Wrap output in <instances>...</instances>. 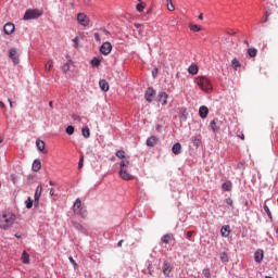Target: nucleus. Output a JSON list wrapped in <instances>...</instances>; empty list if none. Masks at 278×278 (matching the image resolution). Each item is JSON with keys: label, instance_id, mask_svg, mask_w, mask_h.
I'll list each match as a JSON object with an SVG mask.
<instances>
[{"label": "nucleus", "instance_id": "nucleus-1", "mask_svg": "<svg viewBox=\"0 0 278 278\" xmlns=\"http://www.w3.org/2000/svg\"><path fill=\"white\" fill-rule=\"evenodd\" d=\"M16 222V215L12 212H4L0 216V229H3L4 231L10 229L12 225Z\"/></svg>", "mask_w": 278, "mask_h": 278}, {"label": "nucleus", "instance_id": "nucleus-2", "mask_svg": "<svg viewBox=\"0 0 278 278\" xmlns=\"http://www.w3.org/2000/svg\"><path fill=\"white\" fill-rule=\"evenodd\" d=\"M129 160L125 159L119 163V177L124 179V181H131L134 179V175L129 170L130 166Z\"/></svg>", "mask_w": 278, "mask_h": 278}, {"label": "nucleus", "instance_id": "nucleus-3", "mask_svg": "<svg viewBox=\"0 0 278 278\" xmlns=\"http://www.w3.org/2000/svg\"><path fill=\"white\" fill-rule=\"evenodd\" d=\"M194 83L197 86H199L200 89H202L203 92H206V94H210V92L213 90L212 81H210L205 76H198L194 79Z\"/></svg>", "mask_w": 278, "mask_h": 278}, {"label": "nucleus", "instance_id": "nucleus-4", "mask_svg": "<svg viewBox=\"0 0 278 278\" xmlns=\"http://www.w3.org/2000/svg\"><path fill=\"white\" fill-rule=\"evenodd\" d=\"M42 14V11L38 9H28L26 10L24 14V21H31L35 18H40V15Z\"/></svg>", "mask_w": 278, "mask_h": 278}, {"label": "nucleus", "instance_id": "nucleus-5", "mask_svg": "<svg viewBox=\"0 0 278 278\" xmlns=\"http://www.w3.org/2000/svg\"><path fill=\"white\" fill-rule=\"evenodd\" d=\"M77 22L83 27H88V25H90V17H88V15H86V13H78L77 14Z\"/></svg>", "mask_w": 278, "mask_h": 278}, {"label": "nucleus", "instance_id": "nucleus-6", "mask_svg": "<svg viewBox=\"0 0 278 278\" xmlns=\"http://www.w3.org/2000/svg\"><path fill=\"white\" fill-rule=\"evenodd\" d=\"M100 53H102V55H110V53H112V43H110V41L102 43L100 47Z\"/></svg>", "mask_w": 278, "mask_h": 278}, {"label": "nucleus", "instance_id": "nucleus-7", "mask_svg": "<svg viewBox=\"0 0 278 278\" xmlns=\"http://www.w3.org/2000/svg\"><path fill=\"white\" fill-rule=\"evenodd\" d=\"M40 197H42V185H39L36 188V191H35V202H34L35 207H38V205L40 203Z\"/></svg>", "mask_w": 278, "mask_h": 278}, {"label": "nucleus", "instance_id": "nucleus-8", "mask_svg": "<svg viewBox=\"0 0 278 278\" xmlns=\"http://www.w3.org/2000/svg\"><path fill=\"white\" fill-rule=\"evenodd\" d=\"M9 58L12 60L13 64H18V51L16 48H11L9 50Z\"/></svg>", "mask_w": 278, "mask_h": 278}, {"label": "nucleus", "instance_id": "nucleus-9", "mask_svg": "<svg viewBox=\"0 0 278 278\" xmlns=\"http://www.w3.org/2000/svg\"><path fill=\"white\" fill-rule=\"evenodd\" d=\"M144 97L146 101H148V103H151L153 99H155V91L153 90V88H148Z\"/></svg>", "mask_w": 278, "mask_h": 278}, {"label": "nucleus", "instance_id": "nucleus-10", "mask_svg": "<svg viewBox=\"0 0 278 278\" xmlns=\"http://www.w3.org/2000/svg\"><path fill=\"white\" fill-rule=\"evenodd\" d=\"M170 273H173V266H170V263L165 261L163 263V275L165 277H168L170 275Z\"/></svg>", "mask_w": 278, "mask_h": 278}, {"label": "nucleus", "instance_id": "nucleus-11", "mask_svg": "<svg viewBox=\"0 0 278 278\" xmlns=\"http://www.w3.org/2000/svg\"><path fill=\"white\" fill-rule=\"evenodd\" d=\"M3 29L4 34H7V36H10V34H14L15 26L13 23H7Z\"/></svg>", "mask_w": 278, "mask_h": 278}, {"label": "nucleus", "instance_id": "nucleus-12", "mask_svg": "<svg viewBox=\"0 0 278 278\" xmlns=\"http://www.w3.org/2000/svg\"><path fill=\"white\" fill-rule=\"evenodd\" d=\"M210 114V109L207 106L202 105L199 109V115L201 118H207V115Z\"/></svg>", "mask_w": 278, "mask_h": 278}, {"label": "nucleus", "instance_id": "nucleus-13", "mask_svg": "<svg viewBox=\"0 0 278 278\" xmlns=\"http://www.w3.org/2000/svg\"><path fill=\"white\" fill-rule=\"evenodd\" d=\"M254 260L257 264H260L262 262V260H264V251L263 250H257L254 253Z\"/></svg>", "mask_w": 278, "mask_h": 278}, {"label": "nucleus", "instance_id": "nucleus-14", "mask_svg": "<svg viewBox=\"0 0 278 278\" xmlns=\"http://www.w3.org/2000/svg\"><path fill=\"white\" fill-rule=\"evenodd\" d=\"M168 101V93L167 92H161L159 94V102L162 104V105H166Z\"/></svg>", "mask_w": 278, "mask_h": 278}, {"label": "nucleus", "instance_id": "nucleus-15", "mask_svg": "<svg viewBox=\"0 0 278 278\" xmlns=\"http://www.w3.org/2000/svg\"><path fill=\"white\" fill-rule=\"evenodd\" d=\"M99 87L103 92H108V90H110V84H108L105 79H101L99 81Z\"/></svg>", "mask_w": 278, "mask_h": 278}, {"label": "nucleus", "instance_id": "nucleus-16", "mask_svg": "<svg viewBox=\"0 0 278 278\" xmlns=\"http://www.w3.org/2000/svg\"><path fill=\"white\" fill-rule=\"evenodd\" d=\"M220 233L223 238H229V235L231 233V228L229 226H223L220 229Z\"/></svg>", "mask_w": 278, "mask_h": 278}, {"label": "nucleus", "instance_id": "nucleus-17", "mask_svg": "<svg viewBox=\"0 0 278 278\" xmlns=\"http://www.w3.org/2000/svg\"><path fill=\"white\" fill-rule=\"evenodd\" d=\"M36 147L38 149V151H40L41 153H47V150H45V141L37 139L36 141Z\"/></svg>", "mask_w": 278, "mask_h": 278}, {"label": "nucleus", "instance_id": "nucleus-18", "mask_svg": "<svg viewBox=\"0 0 278 278\" xmlns=\"http://www.w3.org/2000/svg\"><path fill=\"white\" fill-rule=\"evenodd\" d=\"M33 170L34 173H38V170H40V168H42V163L40 162V160H35L33 162Z\"/></svg>", "mask_w": 278, "mask_h": 278}, {"label": "nucleus", "instance_id": "nucleus-19", "mask_svg": "<svg viewBox=\"0 0 278 278\" xmlns=\"http://www.w3.org/2000/svg\"><path fill=\"white\" fill-rule=\"evenodd\" d=\"M170 240H173V233L164 235V236L161 238V241L163 242V244H169V243H170Z\"/></svg>", "mask_w": 278, "mask_h": 278}, {"label": "nucleus", "instance_id": "nucleus-20", "mask_svg": "<svg viewBox=\"0 0 278 278\" xmlns=\"http://www.w3.org/2000/svg\"><path fill=\"white\" fill-rule=\"evenodd\" d=\"M81 208V200L80 199H76L73 210L76 214H81L79 213V210Z\"/></svg>", "mask_w": 278, "mask_h": 278}, {"label": "nucleus", "instance_id": "nucleus-21", "mask_svg": "<svg viewBox=\"0 0 278 278\" xmlns=\"http://www.w3.org/2000/svg\"><path fill=\"white\" fill-rule=\"evenodd\" d=\"M147 144H148V147H155V144H157V137L152 136V137L148 138Z\"/></svg>", "mask_w": 278, "mask_h": 278}, {"label": "nucleus", "instance_id": "nucleus-22", "mask_svg": "<svg viewBox=\"0 0 278 278\" xmlns=\"http://www.w3.org/2000/svg\"><path fill=\"white\" fill-rule=\"evenodd\" d=\"M174 155H179L181 153V143H175L172 148Z\"/></svg>", "mask_w": 278, "mask_h": 278}, {"label": "nucleus", "instance_id": "nucleus-23", "mask_svg": "<svg viewBox=\"0 0 278 278\" xmlns=\"http://www.w3.org/2000/svg\"><path fill=\"white\" fill-rule=\"evenodd\" d=\"M188 73L190 75H197V73H199V67L194 64H191L188 68Z\"/></svg>", "mask_w": 278, "mask_h": 278}, {"label": "nucleus", "instance_id": "nucleus-24", "mask_svg": "<svg viewBox=\"0 0 278 278\" xmlns=\"http://www.w3.org/2000/svg\"><path fill=\"white\" fill-rule=\"evenodd\" d=\"M223 190H225V192H231V181H226L222 185Z\"/></svg>", "mask_w": 278, "mask_h": 278}, {"label": "nucleus", "instance_id": "nucleus-25", "mask_svg": "<svg viewBox=\"0 0 278 278\" xmlns=\"http://www.w3.org/2000/svg\"><path fill=\"white\" fill-rule=\"evenodd\" d=\"M231 66H232L233 71H238V68H240V66H242V64H240V61H238V59H233L231 61Z\"/></svg>", "mask_w": 278, "mask_h": 278}, {"label": "nucleus", "instance_id": "nucleus-26", "mask_svg": "<svg viewBox=\"0 0 278 278\" xmlns=\"http://www.w3.org/2000/svg\"><path fill=\"white\" fill-rule=\"evenodd\" d=\"M71 64H73V61H68L67 63H64L63 64V67H62V71H63V73H68V71H71Z\"/></svg>", "mask_w": 278, "mask_h": 278}, {"label": "nucleus", "instance_id": "nucleus-27", "mask_svg": "<svg viewBox=\"0 0 278 278\" xmlns=\"http://www.w3.org/2000/svg\"><path fill=\"white\" fill-rule=\"evenodd\" d=\"M116 157L122 160V162H123V160H129V157L125 156V151H123V150H119V151L116 152Z\"/></svg>", "mask_w": 278, "mask_h": 278}, {"label": "nucleus", "instance_id": "nucleus-28", "mask_svg": "<svg viewBox=\"0 0 278 278\" xmlns=\"http://www.w3.org/2000/svg\"><path fill=\"white\" fill-rule=\"evenodd\" d=\"M91 66H93V67H99V66H101V60L99 59V58H93L92 60H91Z\"/></svg>", "mask_w": 278, "mask_h": 278}, {"label": "nucleus", "instance_id": "nucleus-29", "mask_svg": "<svg viewBox=\"0 0 278 278\" xmlns=\"http://www.w3.org/2000/svg\"><path fill=\"white\" fill-rule=\"evenodd\" d=\"M22 262L23 264H29V254H27L25 251L22 254Z\"/></svg>", "mask_w": 278, "mask_h": 278}, {"label": "nucleus", "instance_id": "nucleus-30", "mask_svg": "<svg viewBox=\"0 0 278 278\" xmlns=\"http://www.w3.org/2000/svg\"><path fill=\"white\" fill-rule=\"evenodd\" d=\"M248 55H249L250 58H255V56L257 55V49H255V48H250V49L248 50Z\"/></svg>", "mask_w": 278, "mask_h": 278}, {"label": "nucleus", "instance_id": "nucleus-31", "mask_svg": "<svg viewBox=\"0 0 278 278\" xmlns=\"http://www.w3.org/2000/svg\"><path fill=\"white\" fill-rule=\"evenodd\" d=\"M144 8H147V4L144 2H140L136 5L137 12H144Z\"/></svg>", "mask_w": 278, "mask_h": 278}, {"label": "nucleus", "instance_id": "nucleus-32", "mask_svg": "<svg viewBox=\"0 0 278 278\" xmlns=\"http://www.w3.org/2000/svg\"><path fill=\"white\" fill-rule=\"evenodd\" d=\"M167 10L169 12H175V4H173V0H166Z\"/></svg>", "mask_w": 278, "mask_h": 278}, {"label": "nucleus", "instance_id": "nucleus-33", "mask_svg": "<svg viewBox=\"0 0 278 278\" xmlns=\"http://www.w3.org/2000/svg\"><path fill=\"white\" fill-rule=\"evenodd\" d=\"M25 205L27 207V210H31V207H34V200H31V198H27V200L25 201Z\"/></svg>", "mask_w": 278, "mask_h": 278}, {"label": "nucleus", "instance_id": "nucleus-34", "mask_svg": "<svg viewBox=\"0 0 278 278\" xmlns=\"http://www.w3.org/2000/svg\"><path fill=\"white\" fill-rule=\"evenodd\" d=\"M81 134H83L84 138H90V128H88V127L83 128Z\"/></svg>", "mask_w": 278, "mask_h": 278}, {"label": "nucleus", "instance_id": "nucleus-35", "mask_svg": "<svg viewBox=\"0 0 278 278\" xmlns=\"http://www.w3.org/2000/svg\"><path fill=\"white\" fill-rule=\"evenodd\" d=\"M189 28L191 31H201V26L197 25V24H189Z\"/></svg>", "mask_w": 278, "mask_h": 278}, {"label": "nucleus", "instance_id": "nucleus-36", "mask_svg": "<svg viewBox=\"0 0 278 278\" xmlns=\"http://www.w3.org/2000/svg\"><path fill=\"white\" fill-rule=\"evenodd\" d=\"M268 18H270V11H266L264 13L263 20L261 21V23H268Z\"/></svg>", "mask_w": 278, "mask_h": 278}, {"label": "nucleus", "instance_id": "nucleus-37", "mask_svg": "<svg viewBox=\"0 0 278 278\" xmlns=\"http://www.w3.org/2000/svg\"><path fill=\"white\" fill-rule=\"evenodd\" d=\"M65 131L67 136H73L75 134V127L67 126Z\"/></svg>", "mask_w": 278, "mask_h": 278}, {"label": "nucleus", "instance_id": "nucleus-38", "mask_svg": "<svg viewBox=\"0 0 278 278\" xmlns=\"http://www.w3.org/2000/svg\"><path fill=\"white\" fill-rule=\"evenodd\" d=\"M202 275H204V277H206V278H211L212 277V273L210 271V268H204L202 270Z\"/></svg>", "mask_w": 278, "mask_h": 278}, {"label": "nucleus", "instance_id": "nucleus-39", "mask_svg": "<svg viewBox=\"0 0 278 278\" xmlns=\"http://www.w3.org/2000/svg\"><path fill=\"white\" fill-rule=\"evenodd\" d=\"M220 260L222 262L227 263L229 262V256H227V253L223 252L220 253Z\"/></svg>", "mask_w": 278, "mask_h": 278}, {"label": "nucleus", "instance_id": "nucleus-40", "mask_svg": "<svg viewBox=\"0 0 278 278\" xmlns=\"http://www.w3.org/2000/svg\"><path fill=\"white\" fill-rule=\"evenodd\" d=\"M192 143L194 144V147H200L201 146V138L194 137L193 140H192Z\"/></svg>", "mask_w": 278, "mask_h": 278}, {"label": "nucleus", "instance_id": "nucleus-41", "mask_svg": "<svg viewBox=\"0 0 278 278\" xmlns=\"http://www.w3.org/2000/svg\"><path fill=\"white\" fill-rule=\"evenodd\" d=\"M264 211L266 212L268 218H273V213H270L268 205L264 204Z\"/></svg>", "mask_w": 278, "mask_h": 278}, {"label": "nucleus", "instance_id": "nucleus-42", "mask_svg": "<svg viewBox=\"0 0 278 278\" xmlns=\"http://www.w3.org/2000/svg\"><path fill=\"white\" fill-rule=\"evenodd\" d=\"M53 68V60H49L46 64V71H51Z\"/></svg>", "mask_w": 278, "mask_h": 278}, {"label": "nucleus", "instance_id": "nucleus-43", "mask_svg": "<svg viewBox=\"0 0 278 278\" xmlns=\"http://www.w3.org/2000/svg\"><path fill=\"white\" fill-rule=\"evenodd\" d=\"M210 127L213 131H217L218 130V127L216 126V121H212L211 124H210Z\"/></svg>", "mask_w": 278, "mask_h": 278}, {"label": "nucleus", "instance_id": "nucleus-44", "mask_svg": "<svg viewBox=\"0 0 278 278\" xmlns=\"http://www.w3.org/2000/svg\"><path fill=\"white\" fill-rule=\"evenodd\" d=\"M73 42H74L75 49H79V37H75V38L73 39Z\"/></svg>", "mask_w": 278, "mask_h": 278}, {"label": "nucleus", "instance_id": "nucleus-45", "mask_svg": "<svg viewBox=\"0 0 278 278\" xmlns=\"http://www.w3.org/2000/svg\"><path fill=\"white\" fill-rule=\"evenodd\" d=\"M78 168H84V155H80V159L78 162Z\"/></svg>", "mask_w": 278, "mask_h": 278}, {"label": "nucleus", "instance_id": "nucleus-46", "mask_svg": "<svg viewBox=\"0 0 278 278\" xmlns=\"http://www.w3.org/2000/svg\"><path fill=\"white\" fill-rule=\"evenodd\" d=\"M225 203H226L227 205H230V207L233 206V200H232L231 198H227V199L225 200Z\"/></svg>", "mask_w": 278, "mask_h": 278}, {"label": "nucleus", "instance_id": "nucleus-47", "mask_svg": "<svg viewBox=\"0 0 278 278\" xmlns=\"http://www.w3.org/2000/svg\"><path fill=\"white\" fill-rule=\"evenodd\" d=\"M71 264L74 266V268H77V262H75V258H73V256L68 257Z\"/></svg>", "mask_w": 278, "mask_h": 278}, {"label": "nucleus", "instance_id": "nucleus-48", "mask_svg": "<svg viewBox=\"0 0 278 278\" xmlns=\"http://www.w3.org/2000/svg\"><path fill=\"white\" fill-rule=\"evenodd\" d=\"M226 33L228 34V36H236V30L231 29V28H228L226 30Z\"/></svg>", "mask_w": 278, "mask_h": 278}, {"label": "nucleus", "instance_id": "nucleus-49", "mask_svg": "<svg viewBox=\"0 0 278 278\" xmlns=\"http://www.w3.org/2000/svg\"><path fill=\"white\" fill-rule=\"evenodd\" d=\"M94 39L97 40V42H101V35H99V33H94Z\"/></svg>", "mask_w": 278, "mask_h": 278}, {"label": "nucleus", "instance_id": "nucleus-50", "mask_svg": "<svg viewBox=\"0 0 278 278\" xmlns=\"http://www.w3.org/2000/svg\"><path fill=\"white\" fill-rule=\"evenodd\" d=\"M73 121L81 122V117L79 115H72Z\"/></svg>", "mask_w": 278, "mask_h": 278}, {"label": "nucleus", "instance_id": "nucleus-51", "mask_svg": "<svg viewBox=\"0 0 278 278\" xmlns=\"http://www.w3.org/2000/svg\"><path fill=\"white\" fill-rule=\"evenodd\" d=\"M192 233H194V231H188L187 232V240H190V238H192Z\"/></svg>", "mask_w": 278, "mask_h": 278}, {"label": "nucleus", "instance_id": "nucleus-52", "mask_svg": "<svg viewBox=\"0 0 278 278\" xmlns=\"http://www.w3.org/2000/svg\"><path fill=\"white\" fill-rule=\"evenodd\" d=\"M53 194H55V190L54 189H50V197H53Z\"/></svg>", "mask_w": 278, "mask_h": 278}, {"label": "nucleus", "instance_id": "nucleus-53", "mask_svg": "<svg viewBox=\"0 0 278 278\" xmlns=\"http://www.w3.org/2000/svg\"><path fill=\"white\" fill-rule=\"evenodd\" d=\"M123 242H124V240H119L117 243V247H119V248L123 247Z\"/></svg>", "mask_w": 278, "mask_h": 278}, {"label": "nucleus", "instance_id": "nucleus-54", "mask_svg": "<svg viewBox=\"0 0 278 278\" xmlns=\"http://www.w3.org/2000/svg\"><path fill=\"white\" fill-rule=\"evenodd\" d=\"M135 27H136V29H139V27H142V24L136 23V24H135Z\"/></svg>", "mask_w": 278, "mask_h": 278}, {"label": "nucleus", "instance_id": "nucleus-55", "mask_svg": "<svg viewBox=\"0 0 278 278\" xmlns=\"http://www.w3.org/2000/svg\"><path fill=\"white\" fill-rule=\"evenodd\" d=\"M103 34H105V36H108L110 34V31H108V29H102Z\"/></svg>", "mask_w": 278, "mask_h": 278}, {"label": "nucleus", "instance_id": "nucleus-56", "mask_svg": "<svg viewBox=\"0 0 278 278\" xmlns=\"http://www.w3.org/2000/svg\"><path fill=\"white\" fill-rule=\"evenodd\" d=\"M239 138H240L241 140H244V134L239 135Z\"/></svg>", "mask_w": 278, "mask_h": 278}, {"label": "nucleus", "instance_id": "nucleus-57", "mask_svg": "<svg viewBox=\"0 0 278 278\" xmlns=\"http://www.w3.org/2000/svg\"><path fill=\"white\" fill-rule=\"evenodd\" d=\"M0 108H5V103H3L2 101H0Z\"/></svg>", "mask_w": 278, "mask_h": 278}, {"label": "nucleus", "instance_id": "nucleus-58", "mask_svg": "<svg viewBox=\"0 0 278 278\" xmlns=\"http://www.w3.org/2000/svg\"><path fill=\"white\" fill-rule=\"evenodd\" d=\"M9 103H10V108H13V104H12V99H8Z\"/></svg>", "mask_w": 278, "mask_h": 278}, {"label": "nucleus", "instance_id": "nucleus-59", "mask_svg": "<svg viewBox=\"0 0 278 278\" xmlns=\"http://www.w3.org/2000/svg\"><path fill=\"white\" fill-rule=\"evenodd\" d=\"M49 106H50V108H53V101H50V102H49Z\"/></svg>", "mask_w": 278, "mask_h": 278}, {"label": "nucleus", "instance_id": "nucleus-60", "mask_svg": "<svg viewBox=\"0 0 278 278\" xmlns=\"http://www.w3.org/2000/svg\"><path fill=\"white\" fill-rule=\"evenodd\" d=\"M200 21H203V14L199 15Z\"/></svg>", "mask_w": 278, "mask_h": 278}, {"label": "nucleus", "instance_id": "nucleus-61", "mask_svg": "<svg viewBox=\"0 0 278 278\" xmlns=\"http://www.w3.org/2000/svg\"><path fill=\"white\" fill-rule=\"evenodd\" d=\"M75 227L77 228V229H79V227H81L79 224H75Z\"/></svg>", "mask_w": 278, "mask_h": 278}, {"label": "nucleus", "instance_id": "nucleus-62", "mask_svg": "<svg viewBox=\"0 0 278 278\" xmlns=\"http://www.w3.org/2000/svg\"><path fill=\"white\" fill-rule=\"evenodd\" d=\"M49 184H50V186H55V184H53V181H51V180H50V182H49Z\"/></svg>", "mask_w": 278, "mask_h": 278}, {"label": "nucleus", "instance_id": "nucleus-63", "mask_svg": "<svg viewBox=\"0 0 278 278\" xmlns=\"http://www.w3.org/2000/svg\"><path fill=\"white\" fill-rule=\"evenodd\" d=\"M244 45H247V47H249V41H244Z\"/></svg>", "mask_w": 278, "mask_h": 278}, {"label": "nucleus", "instance_id": "nucleus-64", "mask_svg": "<svg viewBox=\"0 0 278 278\" xmlns=\"http://www.w3.org/2000/svg\"><path fill=\"white\" fill-rule=\"evenodd\" d=\"M1 142H3V138L0 137V144H1Z\"/></svg>", "mask_w": 278, "mask_h": 278}]
</instances>
